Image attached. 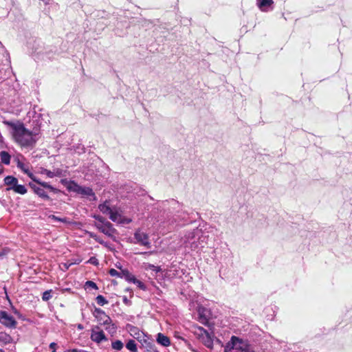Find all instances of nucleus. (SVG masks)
<instances>
[{
  "mask_svg": "<svg viewBox=\"0 0 352 352\" xmlns=\"http://www.w3.org/2000/svg\"><path fill=\"white\" fill-rule=\"evenodd\" d=\"M4 184L8 187H12L16 186L18 183V179L14 176L8 175L4 178Z\"/></svg>",
  "mask_w": 352,
  "mask_h": 352,
  "instance_id": "19",
  "label": "nucleus"
},
{
  "mask_svg": "<svg viewBox=\"0 0 352 352\" xmlns=\"http://www.w3.org/2000/svg\"><path fill=\"white\" fill-rule=\"evenodd\" d=\"M3 123L10 128L13 140L21 147L32 149L41 138L40 115L33 117L32 129H27L24 124L19 120L15 122L4 120Z\"/></svg>",
  "mask_w": 352,
  "mask_h": 352,
  "instance_id": "1",
  "label": "nucleus"
},
{
  "mask_svg": "<svg viewBox=\"0 0 352 352\" xmlns=\"http://www.w3.org/2000/svg\"><path fill=\"white\" fill-rule=\"evenodd\" d=\"M93 315L97 319L100 324H110L112 322L111 318L100 308L95 307Z\"/></svg>",
  "mask_w": 352,
  "mask_h": 352,
  "instance_id": "9",
  "label": "nucleus"
},
{
  "mask_svg": "<svg viewBox=\"0 0 352 352\" xmlns=\"http://www.w3.org/2000/svg\"><path fill=\"white\" fill-rule=\"evenodd\" d=\"M121 274L122 275L120 276V278H124L126 281L129 283H133L136 278L128 270H122Z\"/></svg>",
  "mask_w": 352,
  "mask_h": 352,
  "instance_id": "21",
  "label": "nucleus"
},
{
  "mask_svg": "<svg viewBox=\"0 0 352 352\" xmlns=\"http://www.w3.org/2000/svg\"><path fill=\"white\" fill-rule=\"evenodd\" d=\"M17 167L19 168L24 173L27 174L28 176L32 179L34 182L36 184L41 185L43 186L44 188H46V189L50 190V191H52L54 192H57L58 190L51 186L49 183L45 182H42L39 179L36 178L33 173L30 170L28 165L24 164L23 162L21 161H18L17 162Z\"/></svg>",
  "mask_w": 352,
  "mask_h": 352,
  "instance_id": "5",
  "label": "nucleus"
},
{
  "mask_svg": "<svg viewBox=\"0 0 352 352\" xmlns=\"http://www.w3.org/2000/svg\"><path fill=\"white\" fill-rule=\"evenodd\" d=\"M42 173L46 175L50 178H53L54 177H55L56 175L54 172H52L47 169H43L42 170Z\"/></svg>",
  "mask_w": 352,
  "mask_h": 352,
  "instance_id": "34",
  "label": "nucleus"
},
{
  "mask_svg": "<svg viewBox=\"0 0 352 352\" xmlns=\"http://www.w3.org/2000/svg\"><path fill=\"white\" fill-rule=\"evenodd\" d=\"M157 342L163 346H168L170 344L169 338L161 333H159L157 335Z\"/></svg>",
  "mask_w": 352,
  "mask_h": 352,
  "instance_id": "16",
  "label": "nucleus"
},
{
  "mask_svg": "<svg viewBox=\"0 0 352 352\" xmlns=\"http://www.w3.org/2000/svg\"><path fill=\"white\" fill-rule=\"evenodd\" d=\"M12 342V337L5 333V332H0V342L5 345V344H10Z\"/></svg>",
  "mask_w": 352,
  "mask_h": 352,
  "instance_id": "20",
  "label": "nucleus"
},
{
  "mask_svg": "<svg viewBox=\"0 0 352 352\" xmlns=\"http://www.w3.org/2000/svg\"><path fill=\"white\" fill-rule=\"evenodd\" d=\"M142 340V341L140 342L148 351H154L155 344L153 342L149 341L146 337H144Z\"/></svg>",
  "mask_w": 352,
  "mask_h": 352,
  "instance_id": "22",
  "label": "nucleus"
},
{
  "mask_svg": "<svg viewBox=\"0 0 352 352\" xmlns=\"http://www.w3.org/2000/svg\"><path fill=\"white\" fill-rule=\"evenodd\" d=\"M106 326V330L108 331L109 333H113L116 332V326L112 323V322H111L110 324H104Z\"/></svg>",
  "mask_w": 352,
  "mask_h": 352,
  "instance_id": "29",
  "label": "nucleus"
},
{
  "mask_svg": "<svg viewBox=\"0 0 352 352\" xmlns=\"http://www.w3.org/2000/svg\"><path fill=\"white\" fill-rule=\"evenodd\" d=\"M51 219L56 221H59V222H63V223H67V219L66 218H60V217H58L55 215H52L50 217Z\"/></svg>",
  "mask_w": 352,
  "mask_h": 352,
  "instance_id": "36",
  "label": "nucleus"
},
{
  "mask_svg": "<svg viewBox=\"0 0 352 352\" xmlns=\"http://www.w3.org/2000/svg\"><path fill=\"white\" fill-rule=\"evenodd\" d=\"M96 227L101 232H102L103 234L109 237H113V234L116 232V230L113 227V225L109 221H106L105 223H104V224L96 223Z\"/></svg>",
  "mask_w": 352,
  "mask_h": 352,
  "instance_id": "11",
  "label": "nucleus"
},
{
  "mask_svg": "<svg viewBox=\"0 0 352 352\" xmlns=\"http://www.w3.org/2000/svg\"><path fill=\"white\" fill-rule=\"evenodd\" d=\"M51 290H47L43 292L42 299L44 301H47L52 298Z\"/></svg>",
  "mask_w": 352,
  "mask_h": 352,
  "instance_id": "31",
  "label": "nucleus"
},
{
  "mask_svg": "<svg viewBox=\"0 0 352 352\" xmlns=\"http://www.w3.org/2000/svg\"><path fill=\"white\" fill-rule=\"evenodd\" d=\"M67 352H82L81 351H78L77 349L68 350Z\"/></svg>",
  "mask_w": 352,
  "mask_h": 352,
  "instance_id": "45",
  "label": "nucleus"
},
{
  "mask_svg": "<svg viewBox=\"0 0 352 352\" xmlns=\"http://www.w3.org/2000/svg\"><path fill=\"white\" fill-rule=\"evenodd\" d=\"M124 346L123 342L119 340H115L111 343V347L114 350L120 351Z\"/></svg>",
  "mask_w": 352,
  "mask_h": 352,
  "instance_id": "26",
  "label": "nucleus"
},
{
  "mask_svg": "<svg viewBox=\"0 0 352 352\" xmlns=\"http://www.w3.org/2000/svg\"><path fill=\"white\" fill-rule=\"evenodd\" d=\"M83 328L84 327H83L82 324H78V329L82 330V329H83Z\"/></svg>",
  "mask_w": 352,
  "mask_h": 352,
  "instance_id": "46",
  "label": "nucleus"
},
{
  "mask_svg": "<svg viewBox=\"0 0 352 352\" xmlns=\"http://www.w3.org/2000/svg\"><path fill=\"white\" fill-rule=\"evenodd\" d=\"M162 204L164 206H166L167 205H168L169 210L171 212H176L177 214L175 215L178 218L181 217L182 219L185 220L186 217L188 215V214L186 212H182L181 214H179L180 212V208L182 207V205L179 201L175 199H171L170 201H163Z\"/></svg>",
  "mask_w": 352,
  "mask_h": 352,
  "instance_id": "7",
  "label": "nucleus"
},
{
  "mask_svg": "<svg viewBox=\"0 0 352 352\" xmlns=\"http://www.w3.org/2000/svg\"><path fill=\"white\" fill-rule=\"evenodd\" d=\"M145 268L146 270H148V269L152 270L153 271H155L156 272H160L161 270L160 267L155 266L154 265H152L150 263L145 264Z\"/></svg>",
  "mask_w": 352,
  "mask_h": 352,
  "instance_id": "30",
  "label": "nucleus"
},
{
  "mask_svg": "<svg viewBox=\"0 0 352 352\" xmlns=\"http://www.w3.org/2000/svg\"><path fill=\"white\" fill-rule=\"evenodd\" d=\"M224 352H255L247 341L234 336L224 346Z\"/></svg>",
  "mask_w": 352,
  "mask_h": 352,
  "instance_id": "3",
  "label": "nucleus"
},
{
  "mask_svg": "<svg viewBox=\"0 0 352 352\" xmlns=\"http://www.w3.org/2000/svg\"><path fill=\"white\" fill-rule=\"evenodd\" d=\"M98 208L103 214H109L113 210L109 205L108 202L105 201L98 206Z\"/></svg>",
  "mask_w": 352,
  "mask_h": 352,
  "instance_id": "24",
  "label": "nucleus"
},
{
  "mask_svg": "<svg viewBox=\"0 0 352 352\" xmlns=\"http://www.w3.org/2000/svg\"><path fill=\"white\" fill-rule=\"evenodd\" d=\"M56 344L55 342H52L50 344V348L51 349H52V352H56Z\"/></svg>",
  "mask_w": 352,
  "mask_h": 352,
  "instance_id": "42",
  "label": "nucleus"
},
{
  "mask_svg": "<svg viewBox=\"0 0 352 352\" xmlns=\"http://www.w3.org/2000/svg\"><path fill=\"white\" fill-rule=\"evenodd\" d=\"M134 284H136L137 286L142 290H146V286L140 280L135 278V281L133 282Z\"/></svg>",
  "mask_w": 352,
  "mask_h": 352,
  "instance_id": "32",
  "label": "nucleus"
},
{
  "mask_svg": "<svg viewBox=\"0 0 352 352\" xmlns=\"http://www.w3.org/2000/svg\"><path fill=\"white\" fill-rule=\"evenodd\" d=\"M109 274L111 276H118V277H120V276L122 275L121 272H118L115 269H111L109 270Z\"/></svg>",
  "mask_w": 352,
  "mask_h": 352,
  "instance_id": "37",
  "label": "nucleus"
},
{
  "mask_svg": "<svg viewBox=\"0 0 352 352\" xmlns=\"http://www.w3.org/2000/svg\"><path fill=\"white\" fill-rule=\"evenodd\" d=\"M207 236H205L201 230L196 228L192 231L187 232L182 238L181 241L186 248L192 250L203 248L206 243Z\"/></svg>",
  "mask_w": 352,
  "mask_h": 352,
  "instance_id": "2",
  "label": "nucleus"
},
{
  "mask_svg": "<svg viewBox=\"0 0 352 352\" xmlns=\"http://www.w3.org/2000/svg\"><path fill=\"white\" fill-rule=\"evenodd\" d=\"M68 190L76 192L84 197H91V198L90 199V200L96 199V197L92 188L86 186H81L78 185L77 183H71L69 186H68Z\"/></svg>",
  "mask_w": 352,
  "mask_h": 352,
  "instance_id": "6",
  "label": "nucleus"
},
{
  "mask_svg": "<svg viewBox=\"0 0 352 352\" xmlns=\"http://www.w3.org/2000/svg\"><path fill=\"white\" fill-rule=\"evenodd\" d=\"M0 323L8 328H15L17 324L14 317L6 311H0Z\"/></svg>",
  "mask_w": 352,
  "mask_h": 352,
  "instance_id": "8",
  "label": "nucleus"
},
{
  "mask_svg": "<svg viewBox=\"0 0 352 352\" xmlns=\"http://www.w3.org/2000/svg\"><path fill=\"white\" fill-rule=\"evenodd\" d=\"M205 311H206V310L204 308L199 309V311H198V312H199L198 320L201 324H203L204 325H208V318L207 316L206 315Z\"/></svg>",
  "mask_w": 352,
  "mask_h": 352,
  "instance_id": "18",
  "label": "nucleus"
},
{
  "mask_svg": "<svg viewBox=\"0 0 352 352\" xmlns=\"http://www.w3.org/2000/svg\"><path fill=\"white\" fill-rule=\"evenodd\" d=\"M99 329L98 326L93 329L90 336L91 340L96 343H100L102 341L107 340L103 331L99 330Z\"/></svg>",
  "mask_w": 352,
  "mask_h": 352,
  "instance_id": "13",
  "label": "nucleus"
},
{
  "mask_svg": "<svg viewBox=\"0 0 352 352\" xmlns=\"http://www.w3.org/2000/svg\"><path fill=\"white\" fill-rule=\"evenodd\" d=\"M192 333L207 348H212L213 339L207 330L202 327L194 325Z\"/></svg>",
  "mask_w": 352,
  "mask_h": 352,
  "instance_id": "4",
  "label": "nucleus"
},
{
  "mask_svg": "<svg viewBox=\"0 0 352 352\" xmlns=\"http://www.w3.org/2000/svg\"><path fill=\"white\" fill-rule=\"evenodd\" d=\"M8 190H13L14 192L20 194V195H25L27 192V188L24 185L19 184L16 183V186L12 187H8Z\"/></svg>",
  "mask_w": 352,
  "mask_h": 352,
  "instance_id": "17",
  "label": "nucleus"
},
{
  "mask_svg": "<svg viewBox=\"0 0 352 352\" xmlns=\"http://www.w3.org/2000/svg\"><path fill=\"white\" fill-rule=\"evenodd\" d=\"M134 238L136 240V243L146 246L148 248L151 247L148 234L140 230H138L135 232Z\"/></svg>",
  "mask_w": 352,
  "mask_h": 352,
  "instance_id": "10",
  "label": "nucleus"
},
{
  "mask_svg": "<svg viewBox=\"0 0 352 352\" xmlns=\"http://www.w3.org/2000/svg\"><path fill=\"white\" fill-rule=\"evenodd\" d=\"M126 329L131 336L140 342L142 341V339L144 337H146V336L142 331H141L139 328L132 324H127L126 326Z\"/></svg>",
  "mask_w": 352,
  "mask_h": 352,
  "instance_id": "12",
  "label": "nucleus"
},
{
  "mask_svg": "<svg viewBox=\"0 0 352 352\" xmlns=\"http://www.w3.org/2000/svg\"><path fill=\"white\" fill-rule=\"evenodd\" d=\"M109 215L111 221L114 222H118L120 221V214L117 211L112 210Z\"/></svg>",
  "mask_w": 352,
  "mask_h": 352,
  "instance_id": "27",
  "label": "nucleus"
},
{
  "mask_svg": "<svg viewBox=\"0 0 352 352\" xmlns=\"http://www.w3.org/2000/svg\"><path fill=\"white\" fill-rule=\"evenodd\" d=\"M0 157L2 163L6 165L10 164L11 156L7 151H1L0 153Z\"/></svg>",
  "mask_w": 352,
  "mask_h": 352,
  "instance_id": "23",
  "label": "nucleus"
},
{
  "mask_svg": "<svg viewBox=\"0 0 352 352\" xmlns=\"http://www.w3.org/2000/svg\"><path fill=\"white\" fill-rule=\"evenodd\" d=\"M123 302L126 305H129V300L127 299V298L126 296L123 297Z\"/></svg>",
  "mask_w": 352,
  "mask_h": 352,
  "instance_id": "44",
  "label": "nucleus"
},
{
  "mask_svg": "<svg viewBox=\"0 0 352 352\" xmlns=\"http://www.w3.org/2000/svg\"><path fill=\"white\" fill-rule=\"evenodd\" d=\"M0 352H4V351L2 349H0Z\"/></svg>",
  "mask_w": 352,
  "mask_h": 352,
  "instance_id": "49",
  "label": "nucleus"
},
{
  "mask_svg": "<svg viewBox=\"0 0 352 352\" xmlns=\"http://www.w3.org/2000/svg\"><path fill=\"white\" fill-rule=\"evenodd\" d=\"M96 300L97 302V303L100 305V306H104V305L107 304L108 303V301L106 300V298L102 296V295H98L96 298Z\"/></svg>",
  "mask_w": 352,
  "mask_h": 352,
  "instance_id": "28",
  "label": "nucleus"
},
{
  "mask_svg": "<svg viewBox=\"0 0 352 352\" xmlns=\"http://www.w3.org/2000/svg\"><path fill=\"white\" fill-rule=\"evenodd\" d=\"M71 265H72V263H69L68 265L67 264H65V268L67 270Z\"/></svg>",
  "mask_w": 352,
  "mask_h": 352,
  "instance_id": "48",
  "label": "nucleus"
},
{
  "mask_svg": "<svg viewBox=\"0 0 352 352\" xmlns=\"http://www.w3.org/2000/svg\"><path fill=\"white\" fill-rule=\"evenodd\" d=\"M54 173H55V174H56V175H55V176H58V177H60V176H61L62 170H60V169H57V170H56V172H54Z\"/></svg>",
  "mask_w": 352,
  "mask_h": 352,
  "instance_id": "43",
  "label": "nucleus"
},
{
  "mask_svg": "<svg viewBox=\"0 0 352 352\" xmlns=\"http://www.w3.org/2000/svg\"><path fill=\"white\" fill-rule=\"evenodd\" d=\"M273 0H257V6L262 12H267L268 7L273 4Z\"/></svg>",
  "mask_w": 352,
  "mask_h": 352,
  "instance_id": "15",
  "label": "nucleus"
},
{
  "mask_svg": "<svg viewBox=\"0 0 352 352\" xmlns=\"http://www.w3.org/2000/svg\"><path fill=\"white\" fill-rule=\"evenodd\" d=\"M85 287H87V288L88 287H91V288L94 289H98L97 285L94 282H93L91 280L87 281L85 283Z\"/></svg>",
  "mask_w": 352,
  "mask_h": 352,
  "instance_id": "33",
  "label": "nucleus"
},
{
  "mask_svg": "<svg viewBox=\"0 0 352 352\" xmlns=\"http://www.w3.org/2000/svg\"><path fill=\"white\" fill-rule=\"evenodd\" d=\"M30 187L33 190L35 194H36L39 197L45 199L49 200L50 199V197L44 190V187L39 185L40 186H37L36 184L30 182L29 183Z\"/></svg>",
  "mask_w": 352,
  "mask_h": 352,
  "instance_id": "14",
  "label": "nucleus"
},
{
  "mask_svg": "<svg viewBox=\"0 0 352 352\" xmlns=\"http://www.w3.org/2000/svg\"><path fill=\"white\" fill-rule=\"evenodd\" d=\"M94 218L99 222L98 223L99 224H104V223H105L107 221L103 217L98 215V214L94 215Z\"/></svg>",
  "mask_w": 352,
  "mask_h": 352,
  "instance_id": "35",
  "label": "nucleus"
},
{
  "mask_svg": "<svg viewBox=\"0 0 352 352\" xmlns=\"http://www.w3.org/2000/svg\"><path fill=\"white\" fill-rule=\"evenodd\" d=\"M87 263L94 265H98L99 264L98 260L94 256L91 257L88 260Z\"/></svg>",
  "mask_w": 352,
  "mask_h": 352,
  "instance_id": "38",
  "label": "nucleus"
},
{
  "mask_svg": "<svg viewBox=\"0 0 352 352\" xmlns=\"http://www.w3.org/2000/svg\"><path fill=\"white\" fill-rule=\"evenodd\" d=\"M90 236L94 238L96 241H98L100 244L104 245V242L100 239L96 235H94L92 234H90Z\"/></svg>",
  "mask_w": 352,
  "mask_h": 352,
  "instance_id": "41",
  "label": "nucleus"
},
{
  "mask_svg": "<svg viewBox=\"0 0 352 352\" xmlns=\"http://www.w3.org/2000/svg\"><path fill=\"white\" fill-rule=\"evenodd\" d=\"M152 253H153V252H142L141 254H151Z\"/></svg>",
  "mask_w": 352,
  "mask_h": 352,
  "instance_id": "47",
  "label": "nucleus"
},
{
  "mask_svg": "<svg viewBox=\"0 0 352 352\" xmlns=\"http://www.w3.org/2000/svg\"><path fill=\"white\" fill-rule=\"evenodd\" d=\"M126 348L130 352H138V347L135 342L133 340H129L126 344Z\"/></svg>",
  "mask_w": 352,
  "mask_h": 352,
  "instance_id": "25",
  "label": "nucleus"
},
{
  "mask_svg": "<svg viewBox=\"0 0 352 352\" xmlns=\"http://www.w3.org/2000/svg\"><path fill=\"white\" fill-rule=\"evenodd\" d=\"M8 252V250L6 248L0 249V258H2L5 256Z\"/></svg>",
  "mask_w": 352,
  "mask_h": 352,
  "instance_id": "40",
  "label": "nucleus"
},
{
  "mask_svg": "<svg viewBox=\"0 0 352 352\" xmlns=\"http://www.w3.org/2000/svg\"><path fill=\"white\" fill-rule=\"evenodd\" d=\"M61 183L66 186L67 189L68 190V186H69L71 183H76L74 181H68L66 179H62Z\"/></svg>",
  "mask_w": 352,
  "mask_h": 352,
  "instance_id": "39",
  "label": "nucleus"
}]
</instances>
